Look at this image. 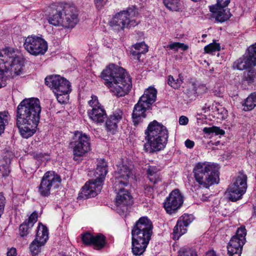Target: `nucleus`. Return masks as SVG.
<instances>
[{
    "label": "nucleus",
    "mask_w": 256,
    "mask_h": 256,
    "mask_svg": "<svg viewBox=\"0 0 256 256\" xmlns=\"http://www.w3.org/2000/svg\"><path fill=\"white\" fill-rule=\"evenodd\" d=\"M230 0H216L217 3L216 5L222 6H226L230 2Z\"/></svg>",
    "instance_id": "obj_58"
},
{
    "label": "nucleus",
    "mask_w": 256,
    "mask_h": 256,
    "mask_svg": "<svg viewBox=\"0 0 256 256\" xmlns=\"http://www.w3.org/2000/svg\"><path fill=\"white\" fill-rule=\"evenodd\" d=\"M194 92L196 93H206L207 92V88L204 84H200L198 88L194 89Z\"/></svg>",
    "instance_id": "obj_55"
},
{
    "label": "nucleus",
    "mask_w": 256,
    "mask_h": 256,
    "mask_svg": "<svg viewBox=\"0 0 256 256\" xmlns=\"http://www.w3.org/2000/svg\"><path fill=\"white\" fill-rule=\"evenodd\" d=\"M134 47L140 54L146 53L148 51V46L144 42L136 44L134 46Z\"/></svg>",
    "instance_id": "obj_47"
},
{
    "label": "nucleus",
    "mask_w": 256,
    "mask_h": 256,
    "mask_svg": "<svg viewBox=\"0 0 256 256\" xmlns=\"http://www.w3.org/2000/svg\"><path fill=\"white\" fill-rule=\"evenodd\" d=\"M118 123L112 120L109 116L106 122V128L108 132L114 134L118 129Z\"/></svg>",
    "instance_id": "obj_41"
},
{
    "label": "nucleus",
    "mask_w": 256,
    "mask_h": 256,
    "mask_svg": "<svg viewBox=\"0 0 256 256\" xmlns=\"http://www.w3.org/2000/svg\"><path fill=\"white\" fill-rule=\"evenodd\" d=\"M45 84L53 92H66L70 88V82L59 75H50L45 78Z\"/></svg>",
    "instance_id": "obj_14"
},
{
    "label": "nucleus",
    "mask_w": 256,
    "mask_h": 256,
    "mask_svg": "<svg viewBox=\"0 0 256 256\" xmlns=\"http://www.w3.org/2000/svg\"><path fill=\"white\" fill-rule=\"evenodd\" d=\"M166 48H168L170 50H178L179 48H181L184 50H186L188 48V46L184 44L178 42H170L166 46Z\"/></svg>",
    "instance_id": "obj_43"
},
{
    "label": "nucleus",
    "mask_w": 256,
    "mask_h": 256,
    "mask_svg": "<svg viewBox=\"0 0 256 256\" xmlns=\"http://www.w3.org/2000/svg\"><path fill=\"white\" fill-rule=\"evenodd\" d=\"M16 256V250L14 248H12L8 249L6 253V256Z\"/></svg>",
    "instance_id": "obj_59"
},
{
    "label": "nucleus",
    "mask_w": 256,
    "mask_h": 256,
    "mask_svg": "<svg viewBox=\"0 0 256 256\" xmlns=\"http://www.w3.org/2000/svg\"><path fill=\"white\" fill-rule=\"evenodd\" d=\"M205 256H218L214 250H210L208 252Z\"/></svg>",
    "instance_id": "obj_63"
},
{
    "label": "nucleus",
    "mask_w": 256,
    "mask_h": 256,
    "mask_svg": "<svg viewBox=\"0 0 256 256\" xmlns=\"http://www.w3.org/2000/svg\"><path fill=\"white\" fill-rule=\"evenodd\" d=\"M61 178L60 176L53 171L46 172L42 176L38 192L40 196H48L50 191L57 188L60 184Z\"/></svg>",
    "instance_id": "obj_8"
},
{
    "label": "nucleus",
    "mask_w": 256,
    "mask_h": 256,
    "mask_svg": "<svg viewBox=\"0 0 256 256\" xmlns=\"http://www.w3.org/2000/svg\"><path fill=\"white\" fill-rule=\"evenodd\" d=\"M71 92L70 88L66 92H54V94L58 102L61 104H66L69 100V94Z\"/></svg>",
    "instance_id": "obj_37"
},
{
    "label": "nucleus",
    "mask_w": 256,
    "mask_h": 256,
    "mask_svg": "<svg viewBox=\"0 0 256 256\" xmlns=\"http://www.w3.org/2000/svg\"><path fill=\"white\" fill-rule=\"evenodd\" d=\"M224 7L218 5L210 6V11L212 14V18H214L218 22H224L231 16L230 12L227 9H224Z\"/></svg>",
    "instance_id": "obj_22"
},
{
    "label": "nucleus",
    "mask_w": 256,
    "mask_h": 256,
    "mask_svg": "<svg viewBox=\"0 0 256 256\" xmlns=\"http://www.w3.org/2000/svg\"><path fill=\"white\" fill-rule=\"evenodd\" d=\"M254 66L252 62L249 60L248 58L246 56H242L237 60L234 64L233 67L238 70H244Z\"/></svg>",
    "instance_id": "obj_31"
},
{
    "label": "nucleus",
    "mask_w": 256,
    "mask_h": 256,
    "mask_svg": "<svg viewBox=\"0 0 256 256\" xmlns=\"http://www.w3.org/2000/svg\"><path fill=\"white\" fill-rule=\"evenodd\" d=\"M160 170L156 166H150L147 170L148 177L150 181L156 184L160 180L159 176Z\"/></svg>",
    "instance_id": "obj_30"
},
{
    "label": "nucleus",
    "mask_w": 256,
    "mask_h": 256,
    "mask_svg": "<svg viewBox=\"0 0 256 256\" xmlns=\"http://www.w3.org/2000/svg\"><path fill=\"white\" fill-rule=\"evenodd\" d=\"M102 184L101 181L96 180L86 182L82 188L78 196L86 199L94 197L101 190Z\"/></svg>",
    "instance_id": "obj_17"
},
{
    "label": "nucleus",
    "mask_w": 256,
    "mask_h": 256,
    "mask_svg": "<svg viewBox=\"0 0 256 256\" xmlns=\"http://www.w3.org/2000/svg\"><path fill=\"white\" fill-rule=\"evenodd\" d=\"M188 122V118L185 116H181L179 118V123L180 125H186Z\"/></svg>",
    "instance_id": "obj_60"
},
{
    "label": "nucleus",
    "mask_w": 256,
    "mask_h": 256,
    "mask_svg": "<svg viewBox=\"0 0 256 256\" xmlns=\"http://www.w3.org/2000/svg\"><path fill=\"white\" fill-rule=\"evenodd\" d=\"M18 56L14 48H6L0 50V62L2 65H8L12 62L16 57Z\"/></svg>",
    "instance_id": "obj_23"
},
{
    "label": "nucleus",
    "mask_w": 256,
    "mask_h": 256,
    "mask_svg": "<svg viewBox=\"0 0 256 256\" xmlns=\"http://www.w3.org/2000/svg\"><path fill=\"white\" fill-rule=\"evenodd\" d=\"M128 185H120V183H114V188L116 193V204L123 212L127 210L128 206L132 204L133 200L130 192L124 188Z\"/></svg>",
    "instance_id": "obj_11"
},
{
    "label": "nucleus",
    "mask_w": 256,
    "mask_h": 256,
    "mask_svg": "<svg viewBox=\"0 0 256 256\" xmlns=\"http://www.w3.org/2000/svg\"><path fill=\"white\" fill-rule=\"evenodd\" d=\"M40 112V102L36 98L24 99L18 105L16 124L23 138H28L36 132Z\"/></svg>",
    "instance_id": "obj_1"
},
{
    "label": "nucleus",
    "mask_w": 256,
    "mask_h": 256,
    "mask_svg": "<svg viewBox=\"0 0 256 256\" xmlns=\"http://www.w3.org/2000/svg\"><path fill=\"white\" fill-rule=\"evenodd\" d=\"M2 169H4V172H1V174L2 176H6L10 173L9 168L8 166H0V171H2Z\"/></svg>",
    "instance_id": "obj_57"
},
{
    "label": "nucleus",
    "mask_w": 256,
    "mask_h": 256,
    "mask_svg": "<svg viewBox=\"0 0 256 256\" xmlns=\"http://www.w3.org/2000/svg\"><path fill=\"white\" fill-rule=\"evenodd\" d=\"M94 236L92 234L89 232H86L82 236V239L83 242L88 245H91L92 240H94Z\"/></svg>",
    "instance_id": "obj_51"
},
{
    "label": "nucleus",
    "mask_w": 256,
    "mask_h": 256,
    "mask_svg": "<svg viewBox=\"0 0 256 256\" xmlns=\"http://www.w3.org/2000/svg\"><path fill=\"white\" fill-rule=\"evenodd\" d=\"M96 8L100 10H102L106 4V1L104 0H94Z\"/></svg>",
    "instance_id": "obj_53"
},
{
    "label": "nucleus",
    "mask_w": 256,
    "mask_h": 256,
    "mask_svg": "<svg viewBox=\"0 0 256 256\" xmlns=\"http://www.w3.org/2000/svg\"><path fill=\"white\" fill-rule=\"evenodd\" d=\"M106 244L105 237L102 234H98L94 236V240L92 242L94 248L96 250H100L104 248Z\"/></svg>",
    "instance_id": "obj_35"
},
{
    "label": "nucleus",
    "mask_w": 256,
    "mask_h": 256,
    "mask_svg": "<svg viewBox=\"0 0 256 256\" xmlns=\"http://www.w3.org/2000/svg\"><path fill=\"white\" fill-rule=\"evenodd\" d=\"M87 113L89 118L97 124H103L108 118L106 112L103 106L89 109Z\"/></svg>",
    "instance_id": "obj_20"
},
{
    "label": "nucleus",
    "mask_w": 256,
    "mask_h": 256,
    "mask_svg": "<svg viewBox=\"0 0 256 256\" xmlns=\"http://www.w3.org/2000/svg\"><path fill=\"white\" fill-rule=\"evenodd\" d=\"M37 220L38 213L34 212L30 215L28 220H25L24 222L28 224L29 226L32 227Z\"/></svg>",
    "instance_id": "obj_50"
},
{
    "label": "nucleus",
    "mask_w": 256,
    "mask_h": 256,
    "mask_svg": "<svg viewBox=\"0 0 256 256\" xmlns=\"http://www.w3.org/2000/svg\"><path fill=\"white\" fill-rule=\"evenodd\" d=\"M107 172L108 166L106 162L104 159L98 160L94 173L96 177L95 180L101 181V183L102 184Z\"/></svg>",
    "instance_id": "obj_26"
},
{
    "label": "nucleus",
    "mask_w": 256,
    "mask_h": 256,
    "mask_svg": "<svg viewBox=\"0 0 256 256\" xmlns=\"http://www.w3.org/2000/svg\"><path fill=\"white\" fill-rule=\"evenodd\" d=\"M89 141V138L86 134L79 131L74 132L72 140L70 144L74 158L82 156L90 150Z\"/></svg>",
    "instance_id": "obj_9"
},
{
    "label": "nucleus",
    "mask_w": 256,
    "mask_h": 256,
    "mask_svg": "<svg viewBox=\"0 0 256 256\" xmlns=\"http://www.w3.org/2000/svg\"><path fill=\"white\" fill-rule=\"evenodd\" d=\"M6 204V198L2 192H0V217L3 212Z\"/></svg>",
    "instance_id": "obj_54"
},
{
    "label": "nucleus",
    "mask_w": 256,
    "mask_h": 256,
    "mask_svg": "<svg viewBox=\"0 0 256 256\" xmlns=\"http://www.w3.org/2000/svg\"><path fill=\"white\" fill-rule=\"evenodd\" d=\"M5 66L8 68V72L10 71L12 75L13 74L16 76L20 75L23 70V58L18 56L16 57L15 60L10 64Z\"/></svg>",
    "instance_id": "obj_24"
},
{
    "label": "nucleus",
    "mask_w": 256,
    "mask_h": 256,
    "mask_svg": "<svg viewBox=\"0 0 256 256\" xmlns=\"http://www.w3.org/2000/svg\"><path fill=\"white\" fill-rule=\"evenodd\" d=\"M26 222H24L20 226V234L21 236H26L29 232V230L32 228Z\"/></svg>",
    "instance_id": "obj_49"
},
{
    "label": "nucleus",
    "mask_w": 256,
    "mask_h": 256,
    "mask_svg": "<svg viewBox=\"0 0 256 256\" xmlns=\"http://www.w3.org/2000/svg\"><path fill=\"white\" fill-rule=\"evenodd\" d=\"M8 72V68L6 66L0 64V88L2 86V81L5 72Z\"/></svg>",
    "instance_id": "obj_52"
},
{
    "label": "nucleus",
    "mask_w": 256,
    "mask_h": 256,
    "mask_svg": "<svg viewBox=\"0 0 256 256\" xmlns=\"http://www.w3.org/2000/svg\"><path fill=\"white\" fill-rule=\"evenodd\" d=\"M116 166L114 172L116 178L114 183H120V185H128V180L132 174V170L122 163L117 164Z\"/></svg>",
    "instance_id": "obj_18"
},
{
    "label": "nucleus",
    "mask_w": 256,
    "mask_h": 256,
    "mask_svg": "<svg viewBox=\"0 0 256 256\" xmlns=\"http://www.w3.org/2000/svg\"><path fill=\"white\" fill-rule=\"evenodd\" d=\"M48 238V228L39 222L35 239L30 245V250L33 256L38 254Z\"/></svg>",
    "instance_id": "obj_12"
},
{
    "label": "nucleus",
    "mask_w": 256,
    "mask_h": 256,
    "mask_svg": "<svg viewBox=\"0 0 256 256\" xmlns=\"http://www.w3.org/2000/svg\"><path fill=\"white\" fill-rule=\"evenodd\" d=\"M152 224L146 216H142L132 229V240L149 243L152 234Z\"/></svg>",
    "instance_id": "obj_6"
},
{
    "label": "nucleus",
    "mask_w": 256,
    "mask_h": 256,
    "mask_svg": "<svg viewBox=\"0 0 256 256\" xmlns=\"http://www.w3.org/2000/svg\"><path fill=\"white\" fill-rule=\"evenodd\" d=\"M62 3H58L52 8V12L47 16L48 22L56 26H62Z\"/></svg>",
    "instance_id": "obj_19"
},
{
    "label": "nucleus",
    "mask_w": 256,
    "mask_h": 256,
    "mask_svg": "<svg viewBox=\"0 0 256 256\" xmlns=\"http://www.w3.org/2000/svg\"><path fill=\"white\" fill-rule=\"evenodd\" d=\"M246 234L244 226H240L237 230L236 235L230 240L227 246L228 253L230 256H240L242 248L246 242Z\"/></svg>",
    "instance_id": "obj_10"
},
{
    "label": "nucleus",
    "mask_w": 256,
    "mask_h": 256,
    "mask_svg": "<svg viewBox=\"0 0 256 256\" xmlns=\"http://www.w3.org/2000/svg\"><path fill=\"white\" fill-rule=\"evenodd\" d=\"M247 176L243 172H240L232 180L231 184L236 186L237 188L246 192L247 189Z\"/></svg>",
    "instance_id": "obj_28"
},
{
    "label": "nucleus",
    "mask_w": 256,
    "mask_h": 256,
    "mask_svg": "<svg viewBox=\"0 0 256 256\" xmlns=\"http://www.w3.org/2000/svg\"><path fill=\"white\" fill-rule=\"evenodd\" d=\"M132 54L133 56H134V58L138 60H140V54L138 52V50H134L132 52Z\"/></svg>",
    "instance_id": "obj_62"
},
{
    "label": "nucleus",
    "mask_w": 256,
    "mask_h": 256,
    "mask_svg": "<svg viewBox=\"0 0 256 256\" xmlns=\"http://www.w3.org/2000/svg\"><path fill=\"white\" fill-rule=\"evenodd\" d=\"M246 192L244 190L238 189L235 186L231 184L227 189L226 194L232 202H236L242 198V196Z\"/></svg>",
    "instance_id": "obj_27"
},
{
    "label": "nucleus",
    "mask_w": 256,
    "mask_h": 256,
    "mask_svg": "<svg viewBox=\"0 0 256 256\" xmlns=\"http://www.w3.org/2000/svg\"><path fill=\"white\" fill-rule=\"evenodd\" d=\"M24 48L30 54L34 56L44 55L48 50L47 42L41 36L31 35L26 38Z\"/></svg>",
    "instance_id": "obj_7"
},
{
    "label": "nucleus",
    "mask_w": 256,
    "mask_h": 256,
    "mask_svg": "<svg viewBox=\"0 0 256 256\" xmlns=\"http://www.w3.org/2000/svg\"><path fill=\"white\" fill-rule=\"evenodd\" d=\"M156 90L150 86L144 91V94L141 96L139 100L150 107L151 105L156 100Z\"/></svg>",
    "instance_id": "obj_25"
},
{
    "label": "nucleus",
    "mask_w": 256,
    "mask_h": 256,
    "mask_svg": "<svg viewBox=\"0 0 256 256\" xmlns=\"http://www.w3.org/2000/svg\"><path fill=\"white\" fill-rule=\"evenodd\" d=\"M164 4L168 9L174 12H179L182 8L180 0H164Z\"/></svg>",
    "instance_id": "obj_34"
},
{
    "label": "nucleus",
    "mask_w": 256,
    "mask_h": 256,
    "mask_svg": "<svg viewBox=\"0 0 256 256\" xmlns=\"http://www.w3.org/2000/svg\"><path fill=\"white\" fill-rule=\"evenodd\" d=\"M201 200L203 201H206L208 200V197L205 195H202Z\"/></svg>",
    "instance_id": "obj_64"
},
{
    "label": "nucleus",
    "mask_w": 256,
    "mask_h": 256,
    "mask_svg": "<svg viewBox=\"0 0 256 256\" xmlns=\"http://www.w3.org/2000/svg\"><path fill=\"white\" fill-rule=\"evenodd\" d=\"M184 144H185L186 146L189 148H192L194 145V142L193 141H192L189 139L186 140L185 141Z\"/></svg>",
    "instance_id": "obj_61"
},
{
    "label": "nucleus",
    "mask_w": 256,
    "mask_h": 256,
    "mask_svg": "<svg viewBox=\"0 0 256 256\" xmlns=\"http://www.w3.org/2000/svg\"><path fill=\"white\" fill-rule=\"evenodd\" d=\"M203 131L206 134H210L214 133L216 134H224V132L220 129L218 127L216 126H212L210 128H204L203 130Z\"/></svg>",
    "instance_id": "obj_45"
},
{
    "label": "nucleus",
    "mask_w": 256,
    "mask_h": 256,
    "mask_svg": "<svg viewBox=\"0 0 256 256\" xmlns=\"http://www.w3.org/2000/svg\"><path fill=\"white\" fill-rule=\"evenodd\" d=\"M10 116L7 111L0 112V136L4 133L6 126L8 124Z\"/></svg>",
    "instance_id": "obj_36"
},
{
    "label": "nucleus",
    "mask_w": 256,
    "mask_h": 256,
    "mask_svg": "<svg viewBox=\"0 0 256 256\" xmlns=\"http://www.w3.org/2000/svg\"><path fill=\"white\" fill-rule=\"evenodd\" d=\"M220 50V44L214 40L213 42L204 48L206 53L214 54L216 52H219Z\"/></svg>",
    "instance_id": "obj_39"
},
{
    "label": "nucleus",
    "mask_w": 256,
    "mask_h": 256,
    "mask_svg": "<svg viewBox=\"0 0 256 256\" xmlns=\"http://www.w3.org/2000/svg\"><path fill=\"white\" fill-rule=\"evenodd\" d=\"M193 173L200 187L208 188L218 182V174L214 166L210 162L197 163L194 168Z\"/></svg>",
    "instance_id": "obj_4"
},
{
    "label": "nucleus",
    "mask_w": 256,
    "mask_h": 256,
    "mask_svg": "<svg viewBox=\"0 0 256 256\" xmlns=\"http://www.w3.org/2000/svg\"><path fill=\"white\" fill-rule=\"evenodd\" d=\"M33 156L36 160L40 162L46 163L50 160V156L46 154L34 152Z\"/></svg>",
    "instance_id": "obj_46"
},
{
    "label": "nucleus",
    "mask_w": 256,
    "mask_h": 256,
    "mask_svg": "<svg viewBox=\"0 0 256 256\" xmlns=\"http://www.w3.org/2000/svg\"><path fill=\"white\" fill-rule=\"evenodd\" d=\"M184 82V76L182 74L178 76L174 77L171 75L168 76V83L170 86L174 89H178Z\"/></svg>",
    "instance_id": "obj_32"
},
{
    "label": "nucleus",
    "mask_w": 256,
    "mask_h": 256,
    "mask_svg": "<svg viewBox=\"0 0 256 256\" xmlns=\"http://www.w3.org/2000/svg\"><path fill=\"white\" fill-rule=\"evenodd\" d=\"M144 192L148 196H151L154 192V188L151 186H146L144 188Z\"/></svg>",
    "instance_id": "obj_56"
},
{
    "label": "nucleus",
    "mask_w": 256,
    "mask_h": 256,
    "mask_svg": "<svg viewBox=\"0 0 256 256\" xmlns=\"http://www.w3.org/2000/svg\"><path fill=\"white\" fill-rule=\"evenodd\" d=\"M144 150L148 153L156 152L164 150L168 142V131L156 120L150 122L144 132Z\"/></svg>",
    "instance_id": "obj_3"
},
{
    "label": "nucleus",
    "mask_w": 256,
    "mask_h": 256,
    "mask_svg": "<svg viewBox=\"0 0 256 256\" xmlns=\"http://www.w3.org/2000/svg\"><path fill=\"white\" fill-rule=\"evenodd\" d=\"M136 12L128 8L115 14L108 22L110 26L114 30L119 32L126 28L136 26L138 22L134 18Z\"/></svg>",
    "instance_id": "obj_5"
},
{
    "label": "nucleus",
    "mask_w": 256,
    "mask_h": 256,
    "mask_svg": "<svg viewBox=\"0 0 256 256\" xmlns=\"http://www.w3.org/2000/svg\"><path fill=\"white\" fill-rule=\"evenodd\" d=\"M183 196L178 189L172 190L164 202V208L170 214L174 212L182 204Z\"/></svg>",
    "instance_id": "obj_15"
},
{
    "label": "nucleus",
    "mask_w": 256,
    "mask_h": 256,
    "mask_svg": "<svg viewBox=\"0 0 256 256\" xmlns=\"http://www.w3.org/2000/svg\"><path fill=\"white\" fill-rule=\"evenodd\" d=\"M242 106L245 111L251 110L256 106V92L252 93L248 96L244 100Z\"/></svg>",
    "instance_id": "obj_33"
},
{
    "label": "nucleus",
    "mask_w": 256,
    "mask_h": 256,
    "mask_svg": "<svg viewBox=\"0 0 256 256\" xmlns=\"http://www.w3.org/2000/svg\"><path fill=\"white\" fill-rule=\"evenodd\" d=\"M88 104L92 108L102 106L100 103L98 96L95 95H92L91 96L90 100L88 101Z\"/></svg>",
    "instance_id": "obj_48"
},
{
    "label": "nucleus",
    "mask_w": 256,
    "mask_h": 256,
    "mask_svg": "<svg viewBox=\"0 0 256 256\" xmlns=\"http://www.w3.org/2000/svg\"><path fill=\"white\" fill-rule=\"evenodd\" d=\"M150 108L147 104L138 100L134 108L132 114V122L135 126L138 125L143 118H146L145 112Z\"/></svg>",
    "instance_id": "obj_21"
},
{
    "label": "nucleus",
    "mask_w": 256,
    "mask_h": 256,
    "mask_svg": "<svg viewBox=\"0 0 256 256\" xmlns=\"http://www.w3.org/2000/svg\"><path fill=\"white\" fill-rule=\"evenodd\" d=\"M178 256H197V254L192 248H182L178 251Z\"/></svg>",
    "instance_id": "obj_44"
},
{
    "label": "nucleus",
    "mask_w": 256,
    "mask_h": 256,
    "mask_svg": "<svg viewBox=\"0 0 256 256\" xmlns=\"http://www.w3.org/2000/svg\"><path fill=\"white\" fill-rule=\"evenodd\" d=\"M62 28H72L78 22V12L73 5L62 3Z\"/></svg>",
    "instance_id": "obj_13"
},
{
    "label": "nucleus",
    "mask_w": 256,
    "mask_h": 256,
    "mask_svg": "<svg viewBox=\"0 0 256 256\" xmlns=\"http://www.w3.org/2000/svg\"><path fill=\"white\" fill-rule=\"evenodd\" d=\"M124 116V114L122 110L118 108L114 110L109 116L112 120L116 122L117 123H119L122 119Z\"/></svg>",
    "instance_id": "obj_42"
},
{
    "label": "nucleus",
    "mask_w": 256,
    "mask_h": 256,
    "mask_svg": "<svg viewBox=\"0 0 256 256\" xmlns=\"http://www.w3.org/2000/svg\"><path fill=\"white\" fill-rule=\"evenodd\" d=\"M244 80L247 82L248 84H252L256 82V70H250L246 72H244Z\"/></svg>",
    "instance_id": "obj_40"
},
{
    "label": "nucleus",
    "mask_w": 256,
    "mask_h": 256,
    "mask_svg": "<svg viewBox=\"0 0 256 256\" xmlns=\"http://www.w3.org/2000/svg\"><path fill=\"white\" fill-rule=\"evenodd\" d=\"M246 56L254 66H256V42L251 45L248 48Z\"/></svg>",
    "instance_id": "obj_38"
},
{
    "label": "nucleus",
    "mask_w": 256,
    "mask_h": 256,
    "mask_svg": "<svg viewBox=\"0 0 256 256\" xmlns=\"http://www.w3.org/2000/svg\"><path fill=\"white\" fill-rule=\"evenodd\" d=\"M104 84L114 95L122 97L127 94L132 87L130 74L122 68L110 64L100 74Z\"/></svg>",
    "instance_id": "obj_2"
},
{
    "label": "nucleus",
    "mask_w": 256,
    "mask_h": 256,
    "mask_svg": "<svg viewBox=\"0 0 256 256\" xmlns=\"http://www.w3.org/2000/svg\"><path fill=\"white\" fill-rule=\"evenodd\" d=\"M194 216L192 214H184L178 220L173 230V239L178 240L187 232V227L194 220Z\"/></svg>",
    "instance_id": "obj_16"
},
{
    "label": "nucleus",
    "mask_w": 256,
    "mask_h": 256,
    "mask_svg": "<svg viewBox=\"0 0 256 256\" xmlns=\"http://www.w3.org/2000/svg\"><path fill=\"white\" fill-rule=\"evenodd\" d=\"M148 243L132 240V250L136 256L142 255L146 250Z\"/></svg>",
    "instance_id": "obj_29"
}]
</instances>
